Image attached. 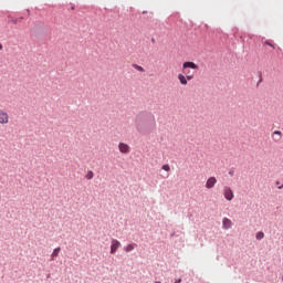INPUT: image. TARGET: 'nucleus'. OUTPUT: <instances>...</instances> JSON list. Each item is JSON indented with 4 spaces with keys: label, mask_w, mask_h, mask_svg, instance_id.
Segmentation results:
<instances>
[{
    "label": "nucleus",
    "mask_w": 283,
    "mask_h": 283,
    "mask_svg": "<svg viewBox=\"0 0 283 283\" xmlns=\"http://www.w3.org/2000/svg\"><path fill=\"white\" fill-rule=\"evenodd\" d=\"M187 70H200V66H198V64H196L195 62H184L182 63V73L186 74L184 75L182 73H180L178 75V81L180 83V85H187L189 83V81H193L195 75L193 73H191V71H187Z\"/></svg>",
    "instance_id": "f257e3e1"
},
{
    "label": "nucleus",
    "mask_w": 283,
    "mask_h": 283,
    "mask_svg": "<svg viewBox=\"0 0 283 283\" xmlns=\"http://www.w3.org/2000/svg\"><path fill=\"white\" fill-rule=\"evenodd\" d=\"M223 196H224L226 200H228L229 202H231V200H233V198H235V195H233V190L229 186H226L223 188Z\"/></svg>",
    "instance_id": "f03ea898"
},
{
    "label": "nucleus",
    "mask_w": 283,
    "mask_h": 283,
    "mask_svg": "<svg viewBox=\"0 0 283 283\" xmlns=\"http://www.w3.org/2000/svg\"><path fill=\"white\" fill-rule=\"evenodd\" d=\"M10 123V115L8 112L0 109V125H8Z\"/></svg>",
    "instance_id": "7ed1b4c3"
},
{
    "label": "nucleus",
    "mask_w": 283,
    "mask_h": 283,
    "mask_svg": "<svg viewBox=\"0 0 283 283\" xmlns=\"http://www.w3.org/2000/svg\"><path fill=\"white\" fill-rule=\"evenodd\" d=\"M120 247V241L113 239L112 240V244H111V253L112 255H114V253H116V251H118V248Z\"/></svg>",
    "instance_id": "20e7f679"
},
{
    "label": "nucleus",
    "mask_w": 283,
    "mask_h": 283,
    "mask_svg": "<svg viewBox=\"0 0 283 283\" xmlns=\"http://www.w3.org/2000/svg\"><path fill=\"white\" fill-rule=\"evenodd\" d=\"M217 182H218V179H216V177L208 178V180L206 182V189H213V187H216Z\"/></svg>",
    "instance_id": "39448f33"
},
{
    "label": "nucleus",
    "mask_w": 283,
    "mask_h": 283,
    "mask_svg": "<svg viewBox=\"0 0 283 283\" xmlns=\"http://www.w3.org/2000/svg\"><path fill=\"white\" fill-rule=\"evenodd\" d=\"M118 150L120 151V154H129L130 147H129V145H127L125 143H119Z\"/></svg>",
    "instance_id": "423d86ee"
},
{
    "label": "nucleus",
    "mask_w": 283,
    "mask_h": 283,
    "mask_svg": "<svg viewBox=\"0 0 283 283\" xmlns=\"http://www.w3.org/2000/svg\"><path fill=\"white\" fill-rule=\"evenodd\" d=\"M222 227H223V229L229 230V229H231V227H233V222L229 218H223Z\"/></svg>",
    "instance_id": "0eeeda50"
},
{
    "label": "nucleus",
    "mask_w": 283,
    "mask_h": 283,
    "mask_svg": "<svg viewBox=\"0 0 283 283\" xmlns=\"http://www.w3.org/2000/svg\"><path fill=\"white\" fill-rule=\"evenodd\" d=\"M60 253H61V248H55L51 254V260L54 261L55 258H59Z\"/></svg>",
    "instance_id": "6e6552de"
},
{
    "label": "nucleus",
    "mask_w": 283,
    "mask_h": 283,
    "mask_svg": "<svg viewBox=\"0 0 283 283\" xmlns=\"http://www.w3.org/2000/svg\"><path fill=\"white\" fill-rule=\"evenodd\" d=\"M136 249V243H130L125 248L126 253H129Z\"/></svg>",
    "instance_id": "1a4fd4ad"
},
{
    "label": "nucleus",
    "mask_w": 283,
    "mask_h": 283,
    "mask_svg": "<svg viewBox=\"0 0 283 283\" xmlns=\"http://www.w3.org/2000/svg\"><path fill=\"white\" fill-rule=\"evenodd\" d=\"M275 136H277V138H275V142H276V143H279V140H282V132L275 130V132L273 133V138H274Z\"/></svg>",
    "instance_id": "9d476101"
},
{
    "label": "nucleus",
    "mask_w": 283,
    "mask_h": 283,
    "mask_svg": "<svg viewBox=\"0 0 283 283\" xmlns=\"http://www.w3.org/2000/svg\"><path fill=\"white\" fill-rule=\"evenodd\" d=\"M255 238H256V240H263L264 232H262V231L256 232Z\"/></svg>",
    "instance_id": "9b49d317"
},
{
    "label": "nucleus",
    "mask_w": 283,
    "mask_h": 283,
    "mask_svg": "<svg viewBox=\"0 0 283 283\" xmlns=\"http://www.w3.org/2000/svg\"><path fill=\"white\" fill-rule=\"evenodd\" d=\"M133 67L137 70L138 72H145V69L138 64H134Z\"/></svg>",
    "instance_id": "f8f14e48"
},
{
    "label": "nucleus",
    "mask_w": 283,
    "mask_h": 283,
    "mask_svg": "<svg viewBox=\"0 0 283 283\" xmlns=\"http://www.w3.org/2000/svg\"><path fill=\"white\" fill-rule=\"evenodd\" d=\"M86 180H92L94 178V171H88L85 176Z\"/></svg>",
    "instance_id": "ddd939ff"
},
{
    "label": "nucleus",
    "mask_w": 283,
    "mask_h": 283,
    "mask_svg": "<svg viewBox=\"0 0 283 283\" xmlns=\"http://www.w3.org/2000/svg\"><path fill=\"white\" fill-rule=\"evenodd\" d=\"M163 169L164 171H171V167L168 164L164 165Z\"/></svg>",
    "instance_id": "4468645a"
},
{
    "label": "nucleus",
    "mask_w": 283,
    "mask_h": 283,
    "mask_svg": "<svg viewBox=\"0 0 283 283\" xmlns=\"http://www.w3.org/2000/svg\"><path fill=\"white\" fill-rule=\"evenodd\" d=\"M264 45H269L270 48H273V50H275V45H273L271 42L269 41H265L264 42Z\"/></svg>",
    "instance_id": "2eb2a0df"
},
{
    "label": "nucleus",
    "mask_w": 283,
    "mask_h": 283,
    "mask_svg": "<svg viewBox=\"0 0 283 283\" xmlns=\"http://www.w3.org/2000/svg\"><path fill=\"white\" fill-rule=\"evenodd\" d=\"M3 50V44L0 43V51Z\"/></svg>",
    "instance_id": "dca6fc26"
},
{
    "label": "nucleus",
    "mask_w": 283,
    "mask_h": 283,
    "mask_svg": "<svg viewBox=\"0 0 283 283\" xmlns=\"http://www.w3.org/2000/svg\"><path fill=\"white\" fill-rule=\"evenodd\" d=\"M279 189H283V185L281 187H279Z\"/></svg>",
    "instance_id": "f3484780"
}]
</instances>
